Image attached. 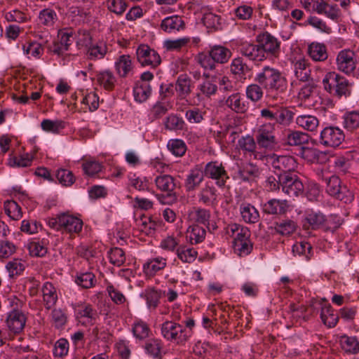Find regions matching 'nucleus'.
<instances>
[{
    "mask_svg": "<svg viewBox=\"0 0 359 359\" xmlns=\"http://www.w3.org/2000/svg\"><path fill=\"white\" fill-rule=\"evenodd\" d=\"M254 81L266 90L272 100L283 102L288 97V86L286 78L281 72L270 66H264L257 73Z\"/></svg>",
    "mask_w": 359,
    "mask_h": 359,
    "instance_id": "1",
    "label": "nucleus"
},
{
    "mask_svg": "<svg viewBox=\"0 0 359 359\" xmlns=\"http://www.w3.org/2000/svg\"><path fill=\"white\" fill-rule=\"evenodd\" d=\"M161 334L168 341L184 344L191 337L192 332L179 323L167 320L161 325Z\"/></svg>",
    "mask_w": 359,
    "mask_h": 359,
    "instance_id": "2",
    "label": "nucleus"
},
{
    "mask_svg": "<svg viewBox=\"0 0 359 359\" xmlns=\"http://www.w3.org/2000/svg\"><path fill=\"white\" fill-rule=\"evenodd\" d=\"M266 159L277 177L297 172V163L294 157L292 156H278L273 154L268 156Z\"/></svg>",
    "mask_w": 359,
    "mask_h": 359,
    "instance_id": "3",
    "label": "nucleus"
},
{
    "mask_svg": "<svg viewBox=\"0 0 359 359\" xmlns=\"http://www.w3.org/2000/svg\"><path fill=\"white\" fill-rule=\"evenodd\" d=\"M279 183L281 190L289 197H297L303 194L304 187L297 172L288 175H280Z\"/></svg>",
    "mask_w": 359,
    "mask_h": 359,
    "instance_id": "4",
    "label": "nucleus"
},
{
    "mask_svg": "<svg viewBox=\"0 0 359 359\" xmlns=\"http://www.w3.org/2000/svg\"><path fill=\"white\" fill-rule=\"evenodd\" d=\"M326 192L331 196L343 201L345 203H351L353 195L345 185H341L339 177L332 175L326 180Z\"/></svg>",
    "mask_w": 359,
    "mask_h": 359,
    "instance_id": "5",
    "label": "nucleus"
},
{
    "mask_svg": "<svg viewBox=\"0 0 359 359\" xmlns=\"http://www.w3.org/2000/svg\"><path fill=\"white\" fill-rule=\"evenodd\" d=\"M256 43H259L267 58H278L280 53V42L271 34L266 32L256 36Z\"/></svg>",
    "mask_w": 359,
    "mask_h": 359,
    "instance_id": "6",
    "label": "nucleus"
},
{
    "mask_svg": "<svg viewBox=\"0 0 359 359\" xmlns=\"http://www.w3.org/2000/svg\"><path fill=\"white\" fill-rule=\"evenodd\" d=\"M344 131L339 127L327 126L320 134V143L327 147L336 148L344 141Z\"/></svg>",
    "mask_w": 359,
    "mask_h": 359,
    "instance_id": "7",
    "label": "nucleus"
},
{
    "mask_svg": "<svg viewBox=\"0 0 359 359\" xmlns=\"http://www.w3.org/2000/svg\"><path fill=\"white\" fill-rule=\"evenodd\" d=\"M275 130L272 125H260L255 135L257 144L266 149H273L278 144L277 139L274 135Z\"/></svg>",
    "mask_w": 359,
    "mask_h": 359,
    "instance_id": "8",
    "label": "nucleus"
},
{
    "mask_svg": "<svg viewBox=\"0 0 359 359\" xmlns=\"http://www.w3.org/2000/svg\"><path fill=\"white\" fill-rule=\"evenodd\" d=\"M336 65L339 72L347 75L351 74L357 65L355 53L349 48L340 50L336 57Z\"/></svg>",
    "mask_w": 359,
    "mask_h": 359,
    "instance_id": "9",
    "label": "nucleus"
},
{
    "mask_svg": "<svg viewBox=\"0 0 359 359\" xmlns=\"http://www.w3.org/2000/svg\"><path fill=\"white\" fill-rule=\"evenodd\" d=\"M203 171L204 176L215 181V184L222 187L229 178L223 165L217 161L208 163Z\"/></svg>",
    "mask_w": 359,
    "mask_h": 359,
    "instance_id": "10",
    "label": "nucleus"
},
{
    "mask_svg": "<svg viewBox=\"0 0 359 359\" xmlns=\"http://www.w3.org/2000/svg\"><path fill=\"white\" fill-rule=\"evenodd\" d=\"M137 61L142 66L156 67L161 64V59L158 53L148 45L141 44L136 50Z\"/></svg>",
    "mask_w": 359,
    "mask_h": 359,
    "instance_id": "11",
    "label": "nucleus"
},
{
    "mask_svg": "<svg viewBox=\"0 0 359 359\" xmlns=\"http://www.w3.org/2000/svg\"><path fill=\"white\" fill-rule=\"evenodd\" d=\"M6 326L13 334L20 333L24 328L26 323L25 314L18 309H13L8 313L6 318Z\"/></svg>",
    "mask_w": 359,
    "mask_h": 359,
    "instance_id": "12",
    "label": "nucleus"
},
{
    "mask_svg": "<svg viewBox=\"0 0 359 359\" xmlns=\"http://www.w3.org/2000/svg\"><path fill=\"white\" fill-rule=\"evenodd\" d=\"M240 53L255 62L264 61L266 57L259 43H243L240 46Z\"/></svg>",
    "mask_w": 359,
    "mask_h": 359,
    "instance_id": "13",
    "label": "nucleus"
},
{
    "mask_svg": "<svg viewBox=\"0 0 359 359\" xmlns=\"http://www.w3.org/2000/svg\"><path fill=\"white\" fill-rule=\"evenodd\" d=\"M59 222L62 225L61 231L68 233H79L83 226V222L80 219L65 213L60 215Z\"/></svg>",
    "mask_w": 359,
    "mask_h": 359,
    "instance_id": "14",
    "label": "nucleus"
},
{
    "mask_svg": "<svg viewBox=\"0 0 359 359\" xmlns=\"http://www.w3.org/2000/svg\"><path fill=\"white\" fill-rule=\"evenodd\" d=\"M326 221L325 216L323 213L311 210L306 213L302 225L305 230H314L324 226Z\"/></svg>",
    "mask_w": 359,
    "mask_h": 359,
    "instance_id": "15",
    "label": "nucleus"
},
{
    "mask_svg": "<svg viewBox=\"0 0 359 359\" xmlns=\"http://www.w3.org/2000/svg\"><path fill=\"white\" fill-rule=\"evenodd\" d=\"M204 180V174L202 168L196 165L192 168L184 181V187L187 191L196 190Z\"/></svg>",
    "mask_w": 359,
    "mask_h": 359,
    "instance_id": "16",
    "label": "nucleus"
},
{
    "mask_svg": "<svg viewBox=\"0 0 359 359\" xmlns=\"http://www.w3.org/2000/svg\"><path fill=\"white\" fill-rule=\"evenodd\" d=\"M231 72L238 76L240 79H250L252 74V67L244 62L242 57L234 58L231 64Z\"/></svg>",
    "mask_w": 359,
    "mask_h": 359,
    "instance_id": "17",
    "label": "nucleus"
},
{
    "mask_svg": "<svg viewBox=\"0 0 359 359\" xmlns=\"http://www.w3.org/2000/svg\"><path fill=\"white\" fill-rule=\"evenodd\" d=\"M294 112L285 107H276V128L289 126L293 121Z\"/></svg>",
    "mask_w": 359,
    "mask_h": 359,
    "instance_id": "18",
    "label": "nucleus"
},
{
    "mask_svg": "<svg viewBox=\"0 0 359 359\" xmlns=\"http://www.w3.org/2000/svg\"><path fill=\"white\" fill-rule=\"evenodd\" d=\"M154 182L158 190L168 193L169 196L172 195L177 187L176 180L170 175L157 176Z\"/></svg>",
    "mask_w": 359,
    "mask_h": 359,
    "instance_id": "19",
    "label": "nucleus"
},
{
    "mask_svg": "<svg viewBox=\"0 0 359 359\" xmlns=\"http://www.w3.org/2000/svg\"><path fill=\"white\" fill-rule=\"evenodd\" d=\"M191 80L185 74L178 76L175 83L177 99L185 100L191 93Z\"/></svg>",
    "mask_w": 359,
    "mask_h": 359,
    "instance_id": "20",
    "label": "nucleus"
},
{
    "mask_svg": "<svg viewBox=\"0 0 359 359\" xmlns=\"http://www.w3.org/2000/svg\"><path fill=\"white\" fill-rule=\"evenodd\" d=\"M198 201L208 206H215L218 203L217 190L214 187L206 185L198 194Z\"/></svg>",
    "mask_w": 359,
    "mask_h": 359,
    "instance_id": "21",
    "label": "nucleus"
},
{
    "mask_svg": "<svg viewBox=\"0 0 359 359\" xmlns=\"http://www.w3.org/2000/svg\"><path fill=\"white\" fill-rule=\"evenodd\" d=\"M226 105L236 113H245L248 108V103L239 93H233L225 101Z\"/></svg>",
    "mask_w": 359,
    "mask_h": 359,
    "instance_id": "22",
    "label": "nucleus"
},
{
    "mask_svg": "<svg viewBox=\"0 0 359 359\" xmlns=\"http://www.w3.org/2000/svg\"><path fill=\"white\" fill-rule=\"evenodd\" d=\"M166 266V259L163 257H156L148 260L143 265V271L147 276H153L158 271Z\"/></svg>",
    "mask_w": 359,
    "mask_h": 359,
    "instance_id": "23",
    "label": "nucleus"
},
{
    "mask_svg": "<svg viewBox=\"0 0 359 359\" xmlns=\"http://www.w3.org/2000/svg\"><path fill=\"white\" fill-rule=\"evenodd\" d=\"M161 28L166 32L180 31L184 28V22L179 15L167 17L162 20Z\"/></svg>",
    "mask_w": 359,
    "mask_h": 359,
    "instance_id": "24",
    "label": "nucleus"
},
{
    "mask_svg": "<svg viewBox=\"0 0 359 359\" xmlns=\"http://www.w3.org/2000/svg\"><path fill=\"white\" fill-rule=\"evenodd\" d=\"M287 208L286 200L271 199L263 206V211L269 215L283 214Z\"/></svg>",
    "mask_w": 359,
    "mask_h": 359,
    "instance_id": "25",
    "label": "nucleus"
},
{
    "mask_svg": "<svg viewBox=\"0 0 359 359\" xmlns=\"http://www.w3.org/2000/svg\"><path fill=\"white\" fill-rule=\"evenodd\" d=\"M226 233L233 238V244L249 240L248 230L237 224L229 225L226 228Z\"/></svg>",
    "mask_w": 359,
    "mask_h": 359,
    "instance_id": "26",
    "label": "nucleus"
},
{
    "mask_svg": "<svg viewBox=\"0 0 359 359\" xmlns=\"http://www.w3.org/2000/svg\"><path fill=\"white\" fill-rule=\"evenodd\" d=\"M259 175V168L252 163L243 165L238 172V177L244 182L253 180L258 177Z\"/></svg>",
    "mask_w": 359,
    "mask_h": 359,
    "instance_id": "27",
    "label": "nucleus"
},
{
    "mask_svg": "<svg viewBox=\"0 0 359 359\" xmlns=\"http://www.w3.org/2000/svg\"><path fill=\"white\" fill-rule=\"evenodd\" d=\"M116 69L121 77H126L133 72V66L130 57L128 55H121L115 63Z\"/></svg>",
    "mask_w": 359,
    "mask_h": 359,
    "instance_id": "28",
    "label": "nucleus"
},
{
    "mask_svg": "<svg viewBox=\"0 0 359 359\" xmlns=\"http://www.w3.org/2000/svg\"><path fill=\"white\" fill-rule=\"evenodd\" d=\"M296 123L304 130L313 132L319 126V120L315 116L304 114L296 118Z\"/></svg>",
    "mask_w": 359,
    "mask_h": 359,
    "instance_id": "29",
    "label": "nucleus"
},
{
    "mask_svg": "<svg viewBox=\"0 0 359 359\" xmlns=\"http://www.w3.org/2000/svg\"><path fill=\"white\" fill-rule=\"evenodd\" d=\"M142 297L145 299L148 309L153 311L157 308L160 303L161 292L154 287H149L144 290Z\"/></svg>",
    "mask_w": 359,
    "mask_h": 359,
    "instance_id": "30",
    "label": "nucleus"
},
{
    "mask_svg": "<svg viewBox=\"0 0 359 359\" xmlns=\"http://www.w3.org/2000/svg\"><path fill=\"white\" fill-rule=\"evenodd\" d=\"M189 217L194 222L204 224L210 229V219L211 214L210 210L201 208H194L189 212Z\"/></svg>",
    "mask_w": 359,
    "mask_h": 359,
    "instance_id": "31",
    "label": "nucleus"
},
{
    "mask_svg": "<svg viewBox=\"0 0 359 359\" xmlns=\"http://www.w3.org/2000/svg\"><path fill=\"white\" fill-rule=\"evenodd\" d=\"M308 53L314 61H325L328 57L327 48L323 43H312L309 46Z\"/></svg>",
    "mask_w": 359,
    "mask_h": 359,
    "instance_id": "32",
    "label": "nucleus"
},
{
    "mask_svg": "<svg viewBox=\"0 0 359 359\" xmlns=\"http://www.w3.org/2000/svg\"><path fill=\"white\" fill-rule=\"evenodd\" d=\"M42 292L45 306L47 309H50L55 305L57 299L56 290L52 283L46 282L42 287Z\"/></svg>",
    "mask_w": 359,
    "mask_h": 359,
    "instance_id": "33",
    "label": "nucleus"
},
{
    "mask_svg": "<svg viewBox=\"0 0 359 359\" xmlns=\"http://www.w3.org/2000/svg\"><path fill=\"white\" fill-rule=\"evenodd\" d=\"M296 77L301 81H309L311 78V69L304 59L299 60L294 63Z\"/></svg>",
    "mask_w": 359,
    "mask_h": 359,
    "instance_id": "34",
    "label": "nucleus"
},
{
    "mask_svg": "<svg viewBox=\"0 0 359 359\" xmlns=\"http://www.w3.org/2000/svg\"><path fill=\"white\" fill-rule=\"evenodd\" d=\"M215 62L226 63L231 56V52L222 46H215L209 51Z\"/></svg>",
    "mask_w": 359,
    "mask_h": 359,
    "instance_id": "35",
    "label": "nucleus"
},
{
    "mask_svg": "<svg viewBox=\"0 0 359 359\" xmlns=\"http://www.w3.org/2000/svg\"><path fill=\"white\" fill-rule=\"evenodd\" d=\"M97 81L107 90H111L115 87L116 79L110 71L106 70L97 74Z\"/></svg>",
    "mask_w": 359,
    "mask_h": 359,
    "instance_id": "36",
    "label": "nucleus"
},
{
    "mask_svg": "<svg viewBox=\"0 0 359 359\" xmlns=\"http://www.w3.org/2000/svg\"><path fill=\"white\" fill-rule=\"evenodd\" d=\"M107 52V47L103 42L92 43L87 48V57L90 60L102 59Z\"/></svg>",
    "mask_w": 359,
    "mask_h": 359,
    "instance_id": "37",
    "label": "nucleus"
},
{
    "mask_svg": "<svg viewBox=\"0 0 359 359\" xmlns=\"http://www.w3.org/2000/svg\"><path fill=\"white\" fill-rule=\"evenodd\" d=\"M134 97L136 101L142 102L146 101L151 93V88L148 83L137 82L133 89Z\"/></svg>",
    "mask_w": 359,
    "mask_h": 359,
    "instance_id": "38",
    "label": "nucleus"
},
{
    "mask_svg": "<svg viewBox=\"0 0 359 359\" xmlns=\"http://www.w3.org/2000/svg\"><path fill=\"white\" fill-rule=\"evenodd\" d=\"M240 212L243 219L247 223H255L259 219V212L253 205L249 203L242 204Z\"/></svg>",
    "mask_w": 359,
    "mask_h": 359,
    "instance_id": "39",
    "label": "nucleus"
},
{
    "mask_svg": "<svg viewBox=\"0 0 359 359\" xmlns=\"http://www.w3.org/2000/svg\"><path fill=\"white\" fill-rule=\"evenodd\" d=\"M339 342L345 352L353 354L359 352V341L355 337L343 335L340 337Z\"/></svg>",
    "mask_w": 359,
    "mask_h": 359,
    "instance_id": "40",
    "label": "nucleus"
},
{
    "mask_svg": "<svg viewBox=\"0 0 359 359\" xmlns=\"http://www.w3.org/2000/svg\"><path fill=\"white\" fill-rule=\"evenodd\" d=\"M187 234L190 243L194 245L200 243L205 239L206 231L205 229L196 224L188 228Z\"/></svg>",
    "mask_w": 359,
    "mask_h": 359,
    "instance_id": "41",
    "label": "nucleus"
},
{
    "mask_svg": "<svg viewBox=\"0 0 359 359\" xmlns=\"http://www.w3.org/2000/svg\"><path fill=\"white\" fill-rule=\"evenodd\" d=\"M297 229L296 223L291 219H283L275 224V231L282 236H290Z\"/></svg>",
    "mask_w": 359,
    "mask_h": 359,
    "instance_id": "42",
    "label": "nucleus"
},
{
    "mask_svg": "<svg viewBox=\"0 0 359 359\" xmlns=\"http://www.w3.org/2000/svg\"><path fill=\"white\" fill-rule=\"evenodd\" d=\"M339 74L335 72H330L325 74L323 79L325 90L334 95H336V89L339 83Z\"/></svg>",
    "mask_w": 359,
    "mask_h": 359,
    "instance_id": "43",
    "label": "nucleus"
},
{
    "mask_svg": "<svg viewBox=\"0 0 359 359\" xmlns=\"http://www.w3.org/2000/svg\"><path fill=\"white\" fill-rule=\"evenodd\" d=\"M177 257L183 262L191 263L193 262L198 255L197 251L187 246H179L176 250Z\"/></svg>",
    "mask_w": 359,
    "mask_h": 359,
    "instance_id": "44",
    "label": "nucleus"
},
{
    "mask_svg": "<svg viewBox=\"0 0 359 359\" xmlns=\"http://www.w3.org/2000/svg\"><path fill=\"white\" fill-rule=\"evenodd\" d=\"M320 318L323 323L330 327H334L338 322V316L330 305L322 308Z\"/></svg>",
    "mask_w": 359,
    "mask_h": 359,
    "instance_id": "45",
    "label": "nucleus"
},
{
    "mask_svg": "<svg viewBox=\"0 0 359 359\" xmlns=\"http://www.w3.org/2000/svg\"><path fill=\"white\" fill-rule=\"evenodd\" d=\"M147 353L154 358L161 359L162 344L159 339H151L144 346Z\"/></svg>",
    "mask_w": 359,
    "mask_h": 359,
    "instance_id": "46",
    "label": "nucleus"
},
{
    "mask_svg": "<svg viewBox=\"0 0 359 359\" xmlns=\"http://www.w3.org/2000/svg\"><path fill=\"white\" fill-rule=\"evenodd\" d=\"M164 125L167 130H182L185 126V122L182 118L172 114L166 117Z\"/></svg>",
    "mask_w": 359,
    "mask_h": 359,
    "instance_id": "47",
    "label": "nucleus"
},
{
    "mask_svg": "<svg viewBox=\"0 0 359 359\" xmlns=\"http://www.w3.org/2000/svg\"><path fill=\"white\" fill-rule=\"evenodd\" d=\"M168 149L176 156H182L187 151L184 142L180 139L170 140L168 142Z\"/></svg>",
    "mask_w": 359,
    "mask_h": 359,
    "instance_id": "48",
    "label": "nucleus"
},
{
    "mask_svg": "<svg viewBox=\"0 0 359 359\" xmlns=\"http://www.w3.org/2000/svg\"><path fill=\"white\" fill-rule=\"evenodd\" d=\"M238 144L243 151L252 153L254 154L255 158H257V153L255 151L256 142L252 136L242 137L238 140Z\"/></svg>",
    "mask_w": 359,
    "mask_h": 359,
    "instance_id": "49",
    "label": "nucleus"
},
{
    "mask_svg": "<svg viewBox=\"0 0 359 359\" xmlns=\"http://www.w3.org/2000/svg\"><path fill=\"white\" fill-rule=\"evenodd\" d=\"M75 281L81 287L88 289L95 285V277L91 272L81 273L76 276Z\"/></svg>",
    "mask_w": 359,
    "mask_h": 359,
    "instance_id": "50",
    "label": "nucleus"
},
{
    "mask_svg": "<svg viewBox=\"0 0 359 359\" xmlns=\"http://www.w3.org/2000/svg\"><path fill=\"white\" fill-rule=\"evenodd\" d=\"M110 262L117 266H122L126 262L125 252L121 248H113L109 252Z\"/></svg>",
    "mask_w": 359,
    "mask_h": 359,
    "instance_id": "51",
    "label": "nucleus"
},
{
    "mask_svg": "<svg viewBox=\"0 0 359 359\" xmlns=\"http://www.w3.org/2000/svg\"><path fill=\"white\" fill-rule=\"evenodd\" d=\"M57 19V14L52 9L46 8L39 13V22L44 25L52 26L56 22Z\"/></svg>",
    "mask_w": 359,
    "mask_h": 359,
    "instance_id": "52",
    "label": "nucleus"
},
{
    "mask_svg": "<svg viewBox=\"0 0 359 359\" xmlns=\"http://www.w3.org/2000/svg\"><path fill=\"white\" fill-rule=\"evenodd\" d=\"M28 250L32 256L43 257L47 253L46 242L43 240L29 243L28 244Z\"/></svg>",
    "mask_w": 359,
    "mask_h": 359,
    "instance_id": "53",
    "label": "nucleus"
},
{
    "mask_svg": "<svg viewBox=\"0 0 359 359\" xmlns=\"http://www.w3.org/2000/svg\"><path fill=\"white\" fill-rule=\"evenodd\" d=\"M4 210L6 214L13 219H18L22 217L21 208L14 201H7L4 203Z\"/></svg>",
    "mask_w": 359,
    "mask_h": 359,
    "instance_id": "54",
    "label": "nucleus"
},
{
    "mask_svg": "<svg viewBox=\"0 0 359 359\" xmlns=\"http://www.w3.org/2000/svg\"><path fill=\"white\" fill-rule=\"evenodd\" d=\"M344 126L348 130H355L359 128V111H351L344 116Z\"/></svg>",
    "mask_w": 359,
    "mask_h": 359,
    "instance_id": "55",
    "label": "nucleus"
},
{
    "mask_svg": "<svg viewBox=\"0 0 359 359\" xmlns=\"http://www.w3.org/2000/svg\"><path fill=\"white\" fill-rule=\"evenodd\" d=\"M133 332L136 338L144 339L149 337L150 329L146 323L140 320L134 323Z\"/></svg>",
    "mask_w": 359,
    "mask_h": 359,
    "instance_id": "56",
    "label": "nucleus"
},
{
    "mask_svg": "<svg viewBox=\"0 0 359 359\" xmlns=\"http://www.w3.org/2000/svg\"><path fill=\"white\" fill-rule=\"evenodd\" d=\"M41 126L42 129L46 132L57 133L65 128V123L59 120L51 121L45 119L41 122Z\"/></svg>",
    "mask_w": 359,
    "mask_h": 359,
    "instance_id": "57",
    "label": "nucleus"
},
{
    "mask_svg": "<svg viewBox=\"0 0 359 359\" xmlns=\"http://www.w3.org/2000/svg\"><path fill=\"white\" fill-rule=\"evenodd\" d=\"M262 86L257 83L249 85L246 88L247 97L253 102L260 100L263 96Z\"/></svg>",
    "mask_w": 359,
    "mask_h": 359,
    "instance_id": "58",
    "label": "nucleus"
},
{
    "mask_svg": "<svg viewBox=\"0 0 359 359\" xmlns=\"http://www.w3.org/2000/svg\"><path fill=\"white\" fill-rule=\"evenodd\" d=\"M287 143L291 146L303 144L308 142L307 134L300 131H292L287 135Z\"/></svg>",
    "mask_w": 359,
    "mask_h": 359,
    "instance_id": "59",
    "label": "nucleus"
},
{
    "mask_svg": "<svg viewBox=\"0 0 359 359\" xmlns=\"http://www.w3.org/2000/svg\"><path fill=\"white\" fill-rule=\"evenodd\" d=\"M205 111L196 107L187 110L185 118L190 123H200L204 119Z\"/></svg>",
    "mask_w": 359,
    "mask_h": 359,
    "instance_id": "60",
    "label": "nucleus"
},
{
    "mask_svg": "<svg viewBox=\"0 0 359 359\" xmlns=\"http://www.w3.org/2000/svg\"><path fill=\"white\" fill-rule=\"evenodd\" d=\"M56 177L59 182L64 186H71L75 181V177L72 171L67 169L58 170Z\"/></svg>",
    "mask_w": 359,
    "mask_h": 359,
    "instance_id": "61",
    "label": "nucleus"
},
{
    "mask_svg": "<svg viewBox=\"0 0 359 359\" xmlns=\"http://www.w3.org/2000/svg\"><path fill=\"white\" fill-rule=\"evenodd\" d=\"M170 107L169 102H158L151 108L150 115L154 119L159 118L168 112Z\"/></svg>",
    "mask_w": 359,
    "mask_h": 359,
    "instance_id": "62",
    "label": "nucleus"
},
{
    "mask_svg": "<svg viewBox=\"0 0 359 359\" xmlns=\"http://www.w3.org/2000/svg\"><path fill=\"white\" fill-rule=\"evenodd\" d=\"M83 104L87 105L90 111H95L99 107V97L93 91L87 93L83 97Z\"/></svg>",
    "mask_w": 359,
    "mask_h": 359,
    "instance_id": "63",
    "label": "nucleus"
},
{
    "mask_svg": "<svg viewBox=\"0 0 359 359\" xmlns=\"http://www.w3.org/2000/svg\"><path fill=\"white\" fill-rule=\"evenodd\" d=\"M69 351V342L67 339L61 338L57 340L54 346L53 355L55 357L62 358Z\"/></svg>",
    "mask_w": 359,
    "mask_h": 359,
    "instance_id": "64",
    "label": "nucleus"
}]
</instances>
